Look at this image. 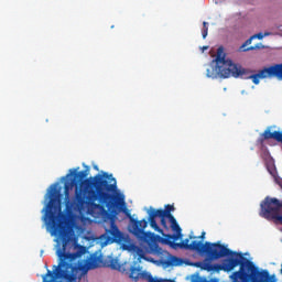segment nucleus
<instances>
[{"mask_svg":"<svg viewBox=\"0 0 282 282\" xmlns=\"http://www.w3.org/2000/svg\"><path fill=\"white\" fill-rule=\"evenodd\" d=\"M270 34H272V33H270V32H264V33H263V36H270Z\"/></svg>","mask_w":282,"mask_h":282,"instance_id":"5701e85b","label":"nucleus"},{"mask_svg":"<svg viewBox=\"0 0 282 282\" xmlns=\"http://www.w3.org/2000/svg\"><path fill=\"white\" fill-rule=\"evenodd\" d=\"M251 39H259V41H261L262 39H265V35H263V33H257L252 35Z\"/></svg>","mask_w":282,"mask_h":282,"instance_id":"6ab92c4d","label":"nucleus"},{"mask_svg":"<svg viewBox=\"0 0 282 282\" xmlns=\"http://www.w3.org/2000/svg\"><path fill=\"white\" fill-rule=\"evenodd\" d=\"M252 41H254V39H252V36L250 39H248L241 46L240 50H242V52H246L245 50H247L246 47H248V45H252Z\"/></svg>","mask_w":282,"mask_h":282,"instance_id":"dca6fc26","label":"nucleus"},{"mask_svg":"<svg viewBox=\"0 0 282 282\" xmlns=\"http://www.w3.org/2000/svg\"><path fill=\"white\" fill-rule=\"evenodd\" d=\"M144 261H149L150 263H155V260L149 256H145V258H143Z\"/></svg>","mask_w":282,"mask_h":282,"instance_id":"aec40b11","label":"nucleus"},{"mask_svg":"<svg viewBox=\"0 0 282 282\" xmlns=\"http://www.w3.org/2000/svg\"><path fill=\"white\" fill-rule=\"evenodd\" d=\"M254 50H265V46L262 45L261 43H258L253 46H249V47L245 48V52H252Z\"/></svg>","mask_w":282,"mask_h":282,"instance_id":"ddd939ff","label":"nucleus"},{"mask_svg":"<svg viewBox=\"0 0 282 282\" xmlns=\"http://www.w3.org/2000/svg\"><path fill=\"white\" fill-rule=\"evenodd\" d=\"M104 268H109L110 270H116L117 272H121L124 274L127 272V263H120V260L118 258H115L113 256H108L102 260Z\"/></svg>","mask_w":282,"mask_h":282,"instance_id":"423d86ee","label":"nucleus"},{"mask_svg":"<svg viewBox=\"0 0 282 282\" xmlns=\"http://www.w3.org/2000/svg\"><path fill=\"white\" fill-rule=\"evenodd\" d=\"M74 186H76V178H72L70 181H66L64 184V195H65V202H66V208H72V210H76L73 208L74 203L76 202V196L80 195L85 199H87V194L83 192V182L80 183V192H78V188H76L75 192V199L73 202L69 200V191L74 189Z\"/></svg>","mask_w":282,"mask_h":282,"instance_id":"39448f33","label":"nucleus"},{"mask_svg":"<svg viewBox=\"0 0 282 282\" xmlns=\"http://www.w3.org/2000/svg\"><path fill=\"white\" fill-rule=\"evenodd\" d=\"M137 254L139 259H144L147 257V254H144V250L142 249H138Z\"/></svg>","mask_w":282,"mask_h":282,"instance_id":"a211bd4d","label":"nucleus"},{"mask_svg":"<svg viewBox=\"0 0 282 282\" xmlns=\"http://www.w3.org/2000/svg\"><path fill=\"white\" fill-rule=\"evenodd\" d=\"M144 210H147L149 218L148 221L150 223L151 228H153V230H155V232H161L162 230L160 229V226H158V221H155L156 217H162V212L161 210H156L153 207L147 208L144 207Z\"/></svg>","mask_w":282,"mask_h":282,"instance_id":"0eeeda50","label":"nucleus"},{"mask_svg":"<svg viewBox=\"0 0 282 282\" xmlns=\"http://www.w3.org/2000/svg\"><path fill=\"white\" fill-rule=\"evenodd\" d=\"M189 241L191 240L187 238L183 240L181 243H175V247L181 248V250H188L187 246H191Z\"/></svg>","mask_w":282,"mask_h":282,"instance_id":"f8f14e48","label":"nucleus"},{"mask_svg":"<svg viewBox=\"0 0 282 282\" xmlns=\"http://www.w3.org/2000/svg\"><path fill=\"white\" fill-rule=\"evenodd\" d=\"M55 270L53 271H50L47 270V273L45 275H42V279H43V282H54V279H56V268L58 267H54Z\"/></svg>","mask_w":282,"mask_h":282,"instance_id":"9d476101","label":"nucleus"},{"mask_svg":"<svg viewBox=\"0 0 282 282\" xmlns=\"http://www.w3.org/2000/svg\"><path fill=\"white\" fill-rule=\"evenodd\" d=\"M41 254H43V250L41 251Z\"/></svg>","mask_w":282,"mask_h":282,"instance_id":"cd10ccee","label":"nucleus"},{"mask_svg":"<svg viewBox=\"0 0 282 282\" xmlns=\"http://www.w3.org/2000/svg\"><path fill=\"white\" fill-rule=\"evenodd\" d=\"M69 175H74V180H85L87 177V172L80 171L77 172V170H69V174L66 175V177H69Z\"/></svg>","mask_w":282,"mask_h":282,"instance_id":"1a4fd4ad","label":"nucleus"},{"mask_svg":"<svg viewBox=\"0 0 282 282\" xmlns=\"http://www.w3.org/2000/svg\"><path fill=\"white\" fill-rule=\"evenodd\" d=\"M153 239H155V235H153L152 239H147L141 241H151L149 242L151 254H156L158 257L166 258L165 260H161V263L164 268L177 267L184 263V260L182 258L175 257L169 253V251H164V249H162L160 245H158V242L153 241Z\"/></svg>","mask_w":282,"mask_h":282,"instance_id":"7ed1b4c3","label":"nucleus"},{"mask_svg":"<svg viewBox=\"0 0 282 282\" xmlns=\"http://www.w3.org/2000/svg\"><path fill=\"white\" fill-rule=\"evenodd\" d=\"M171 228L173 232H176V237H182V228L177 223H174V225H171Z\"/></svg>","mask_w":282,"mask_h":282,"instance_id":"4468645a","label":"nucleus"},{"mask_svg":"<svg viewBox=\"0 0 282 282\" xmlns=\"http://www.w3.org/2000/svg\"><path fill=\"white\" fill-rule=\"evenodd\" d=\"M95 171H98V165H94Z\"/></svg>","mask_w":282,"mask_h":282,"instance_id":"a878e982","label":"nucleus"},{"mask_svg":"<svg viewBox=\"0 0 282 282\" xmlns=\"http://www.w3.org/2000/svg\"><path fill=\"white\" fill-rule=\"evenodd\" d=\"M206 76L213 80L217 78H245V80H252L253 85H259L263 78H278V80H282V63L264 67L254 73V70L235 64L232 59L226 57L224 46H220L217 48L216 57L206 69Z\"/></svg>","mask_w":282,"mask_h":282,"instance_id":"f03ea898","label":"nucleus"},{"mask_svg":"<svg viewBox=\"0 0 282 282\" xmlns=\"http://www.w3.org/2000/svg\"><path fill=\"white\" fill-rule=\"evenodd\" d=\"M161 217H166V219H169L171 226H173L174 224H177V220L175 219V217L171 214H169L167 212H161Z\"/></svg>","mask_w":282,"mask_h":282,"instance_id":"9b49d317","label":"nucleus"},{"mask_svg":"<svg viewBox=\"0 0 282 282\" xmlns=\"http://www.w3.org/2000/svg\"><path fill=\"white\" fill-rule=\"evenodd\" d=\"M264 140H276V142H281L282 144V132L280 131H270L265 130L263 133Z\"/></svg>","mask_w":282,"mask_h":282,"instance_id":"6e6552de","label":"nucleus"},{"mask_svg":"<svg viewBox=\"0 0 282 282\" xmlns=\"http://www.w3.org/2000/svg\"><path fill=\"white\" fill-rule=\"evenodd\" d=\"M281 243H282V239H281Z\"/></svg>","mask_w":282,"mask_h":282,"instance_id":"c85d7f7f","label":"nucleus"},{"mask_svg":"<svg viewBox=\"0 0 282 282\" xmlns=\"http://www.w3.org/2000/svg\"><path fill=\"white\" fill-rule=\"evenodd\" d=\"M208 50V46H203V52H206Z\"/></svg>","mask_w":282,"mask_h":282,"instance_id":"b1692460","label":"nucleus"},{"mask_svg":"<svg viewBox=\"0 0 282 282\" xmlns=\"http://www.w3.org/2000/svg\"><path fill=\"white\" fill-rule=\"evenodd\" d=\"M215 3H221V0H214Z\"/></svg>","mask_w":282,"mask_h":282,"instance_id":"393cba45","label":"nucleus"},{"mask_svg":"<svg viewBox=\"0 0 282 282\" xmlns=\"http://www.w3.org/2000/svg\"><path fill=\"white\" fill-rule=\"evenodd\" d=\"M241 94H242V95L246 94V90H242Z\"/></svg>","mask_w":282,"mask_h":282,"instance_id":"bb28decb","label":"nucleus"},{"mask_svg":"<svg viewBox=\"0 0 282 282\" xmlns=\"http://www.w3.org/2000/svg\"><path fill=\"white\" fill-rule=\"evenodd\" d=\"M202 34L203 39H206V36H208V22H203Z\"/></svg>","mask_w":282,"mask_h":282,"instance_id":"2eb2a0df","label":"nucleus"},{"mask_svg":"<svg viewBox=\"0 0 282 282\" xmlns=\"http://www.w3.org/2000/svg\"><path fill=\"white\" fill-rule=\"evenodd\" d=\"M129 279H131L132 281H135V282H138V281L162 282L161 280L153 278V275H151V273L149 271H143L142 267L140 264H138L137 262H134L130 267Z\"/></svg>","mask_w":282,"mask_h":282,"instance_id":"20e7f679","label":"nucleus"},{"mask_svg":"<svg viewBox=\"0 0 282 282\" xmlns=\"http://www.w3.org/2000/svg\"><path fill=\"white\" fill-rule=\"evenodd\" d=\"M199 239H206V231H203Z\"/></svg>","mask_w":282,"mask_h":282,"instance_id":"4be33fe9","label":"nucleus"},{"mask_svg":"<svg viewBox=\"0 0 282 282\" xmlns=\"http://www.w3.org/2000/svg\"><path fill=\"white\" fill-rule=\"evenodd\" d=\"M155 210H161L162 213H166L169 210V215H171V213L175 210V207L173 205H166L165 209H155Z\"/></svg>","mask_w":282,"mask_h":282,"instance_id":"f3484780","label":"nucleus"},{"mask_svg":"<svg viewBox=\"0 0 282 282\" xmlns=\"http://www.w3.org/2000/svg\"><path fill=\"white\" fill-rule=\"evenodd\" d=\"M161 219V225L163 226V228H166V217H160Z\"/></svg>","mask_w":282,"mask_h":282,"instance_id":"412c9836","label":"nucleus"},{"mask_svg":"<svg viewBox=\"0 0 282 282\" xmlns=\"http://www.w3.org/2000/svg\"><path fill=\"white\" fill-rule=\"evenodd\" d=\"M82 191L86 194V199L83 198L80 194L76 195V202L73 203V208L75 213L79 215H91V217H97L102 219L105 235L107 241H123L124 235L116 225V218L105 209L107 208H118L119 213H123L128 219H130L129 230L139 241H147V239H153V232L144 231V228L149 226L147 219L135 220L131 216V210L127 208V202H124V194L111 195L109 193H116L118 191V183L112 174L104 172L102 175L97 174L91 181L85 180L82 183ZM99 202V204H96Z\"/></svg>","mask_w":282,"mask_h":282,"instance_id":"f257e3e1","label":"nucleus"}]
</instances>
